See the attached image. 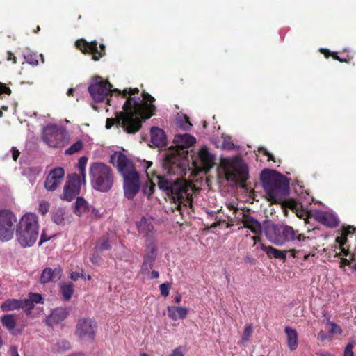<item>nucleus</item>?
I'll list each match as a JSON object with an SVG mask.
<instances>
[{
    "mask_svg": "<svg viewBox=\"0 0 356 356\" xmlns=\"http://www.w3.org/2000/svg\"><path fill=\"white\" fill-rule=\"evenodd\" d=\"M262 186L268 200L273 204L282 203L292 210H298L299 203L293 199L285 200L289 192V182L282 174L275 170L264 169L260 175Z\"/></svg>",
    "mask_w": 356,
    "mask_h": 356,
    "instance_id": "obj_1",
    "label": "nucleus"
},
{
    "mask_svg": "<svg viewBox=\"0 0 356 356\" xmlns=\"http://www.w3.org/2000/svg\"><path fill=\"white\" fill-rule=\"evenodd\" d=\"M158 186L168 197L172 211H179L182 214V207H192L193 195L191 184L185 179L177 178L173 180L166 176H157Z\"/></svg>",
    "mask_w": 356,
    "mask_h": 356,
    "instance_id": "obj_2",
    "label": "nucleus"
},
{
    "mask_svg": "<svg viewBox=\"0 0 356 356\" xmlns=\"http://www.w3.org/2000/svg\"><path fill=\"white\" fill-rule=\"evenodd\" d=\"M195 138L188 134H177L175 136V147L168 150L163 167L169 175H186V166L184 159L188 154L187 148L195 143Z\"/></svg>",
    "mask_w": 356,
    "mask_h": 356,
    "instance_id": "obj_3",
    "label": "nucleus"
},
{
    "mask_svg": "<svg viewBox=\"0 0 356 356\" xmlns=\"http://www.w3.org/2000/svg\"><path fill=\"white\" fill-rule=\"evenodd\" d=\"M109 162L117 168L124 179V196L132 200L140 189V175L135 169L133 162L122 152H115L110 157Z\"/></svg>",
    "mask_w": 356,
    "mask_h": 356,
    "instance_id": "obj_4",
    "label": "nucleus"
},
{
    "mask_svg": "<svg viewBox=\"0 0 356 356\" xmlns=\"http://www.w3.org/2000/svg\"><path fill=\"white\" fill-rule=\"evenodd\" d=\"M264 234L270 242L277 245L290 241L302 242L309 238L299 234L292 227L284 224H268L264 227Z\"/></svg>",
    "mask_w": 356,
    "mask_h": 356,
    "instance_id": "obj_5",
    "label": "nucleus"
},
{
    "mask_svg": "<svg viewBox=\"0 0 356 356\" xmlns=\"http://www.w3.org/2000/svg\"><path fill=\"white\" fill-rule=\"evenodd\" d=\"M92 187L98 191H109L114 184L115 176L112 168L103 162H93L89 168Z\"/></svg>",
    "mask_w": 356,
    "mask_h": 356,
    "instance_id": "obj_6",
    "label": "nucleus"
},
{
    "mask_svg": "<svg viewBox=\"0 0 356 356\" xmlns=\"http://www.w3.org/2000/svg\"><path fill=\"white\" fill-rule=\"evenodd\" d=\"M15 231L17 240L22 247L32 246L38 237V217L33 213L24 215L20 219Z\"/></svg>",
    "mask_w": 356,
    "mask_h": 356,
    "instance_id": "obj_7",
    "label": "nucleus"
},
{
    "mask_svg": "<svg viewBox=\"0 0 356 356\" xmlns=\"http://www.w3.org/2000/svg\"><path fill=\"white\" fill-rule=\"evenodd\" d=\"M130 99H126L122 106V111L116 113L115 118H107L106 128L110 129L113 125L117 127H122V129L129 134H134L141 129L140 121L137 118H134L129 109L128 105Z\"/></svg>",
    "mask_w": 356,
    "mask_h": 356,
    "instance_id": "obj_8",
    "label": "nucleus"
},
{
    "mask_svg": "<svg viewBox=\"0 0 356 356\" xmlns=\"http://www.w3.org/2000/svg\"><path fill=\"white\" fill-rule=\"evenodd\" d=\"M143 102H140L139 97H128L127 99H130V104L128 105L127 108L131 113L134 118H137L141 124L143 121L152 118L156 112V106L153 104L155 101L154 97L147 92L143 91L142 93Z\"/></svg>",
    "mask_w": 356,
    "mask_h": 356,
    "instance_id": "obj_9",
    "label": "nucleus"
},
{
    "mask_svg": "<svg viewBox=\"0 0 356 356\" xmlns=\"http://www.w3.org/2000/svg\"><path fill=\"white\" fill-rule=\"evenodd\" d=\"M16 216L9 209H0V241L8 242L14 236L17 228Z\"/></svg>",
    "mask_w": 356,
    "mask_h": 356,
    "instance_id": "obj_10",
    "label": "nucleus"
},
{
    "mask_svg": "<svg viewBox=\"0 0 356 356\" xmlns=\"http://www.w3.org/2000/svg\"><path fill=\"white\" fill-rule=\"evenodd\" d=\"M225 170L227 181L244 184L248 179V167L238 159L232 160Z\"/></svg>",
    "mask_w": 356,
    "mask_h": 356,
    "instance_id": "obj_11",
    "label": "nucleus"
},
{
    "mask_svg": "<svg viewBox=\"0 0 356 356\" xmlns=\"http://www.w3.org/2000/svg\"><path fill=\"white\" fill-rule=\"evenodd\" d=\"M112 85L108 81L103 80L100 76L95 77L88 86V92L95 102H102L107 99L110 104V99L107 97L112 92Z\"/></svg>",
    "mask_w": 356,
    "mask_h": 356,
    "instance_id": "obj_12",
    "label": "nucleus"
},
{
    "mask_svg": "<svg viewBox=\"0 0 356 356\" xmlns=\"http://www.w3.org/2000/svg\"><path fill=\"white\" fill-rule=\"evenodd\" d=\"M42 139L49 147L59 148L65 145L66 131L57 125H47L44 129Z\"/></svg>",
    "mask_w": 356,
    "mask_h": 356,
    "instance_id": "obj_13",
    "label": "nucleus"
},
{
    "mask_svg": "<svg viewBox=\"0 0 356 356\" xmlns=\"http://www.w3.org/2000/svg\"><path fill=\"white\" fill-rule=\"evenodd\" d=\"M97 331V322L90 318H81L78 320L74 334L80 339L95 341Z\"/></svg>",
    "mask_w": 356,
    "mask_h": 356,
    "instance_id": "obj_14",
    "label": "nucleus"
},
{
    "mask_svg": "<svg viewBox=\"0 0 356 356\" xmlns=\"http://www.w3.org/2000/svg\"><path fill=\"white\" fill-rule=\"evenodd\" d=\"M76 47L83 54H90L92 55V60H99L106 54L105 46L100 44V49H98L97 42L94 40L90 42H87L85 39H79L75 42Z\"/></svg>",
    "mask_w": 356,
    "mask_h": 356,
    "instance_id": "obj_15",
    "label": "nucleus"
},
{
    "mask_svg": "<svg viewBox=\"0 0 356 356\" xmlns=\"http://www.w3.org/2000/svg\"><path fill=\"white\" fill-rule=\"evenodd\" d=\"M81 177L76 174H72L67 176V181L64 186V192L62 199L67 201H72L80 193L81 186Z\"/></svg>",
    "mask_w": 356,
    "mask_h": 356,
    "instance_id": "obj_16",
    "label": "nucleus"
},
{
    "mask_svg": "<svg viewBox=\"0 0 356 356\" xmlns=\"http://www.w3.org/2000/svg\"><path fill=\"white\" fill-rule=\"evenodd\" d=\"M146 246L149 250L148 252L144 254L143 261L140 267V273L147 275L149 273L153 268L157 256V247L154 242L146 241Z\"/></svg>",
    "mask_w": 356,
    "mask_h": 356,
    "instance_id": "obj_17",
    "label": "nucleus"
},
{
    "mask_svg": "<svg viewBox=\"0 0 356 356\" xmlns=\"http://www.w3.org/2000/svg\"><path fill=\"white\" fill-rule=\"evenodd\" d=\"M65 176V170L61 167L52 169L46 178L44 188L48 191H55L63 182Z\"/></svg>",
    "mask_w": 356,
    "mask_h": 356,
    "instance_id": "obj_18",
    "label": "nucleus"
},
{
    "mask_svg": "<svg viewBox=\"0 0 356 356\" xmlns=\"http://www.w3.org/2000/svg\"><path fill=\"white\" fill-rule=\"evenodd\" d=\"M240 215L241 216V221L243 227L250 229L254 234L261 235L262 227L259 221L243 212L240 213Z\"/></svg>",
    "mask_w": 356,
    "mask_h": 356,
    "instance_id": "obj_19",
    "label": "nucleus"
},
{
    "mask_svg": "<svg viewBox=\"0 0 356 356\" xmlns=\"http://www.w3.org/2000/svg\"><path fill=\"white\" fill-rule=\"evenodd\" d=\"M63 270L60 267L55 268H45L40 276V282L47 284L51 282H56L59 280L62 276Z\"/></svg>",
    "mask_w": 356,
    "mask_h": 356,
    "instance_id": "obj_20",
    "label": "nucleus"
},
{
    "mask_svg": "<svg viewBox=\"0 0 356 356\" xmlns=\"http://www.w3.org/2000/svg\"><path fill=\"white\" fill-rule=\"evenodd\" d=\"M151 142L156 147H163L167 145V137L165 131L157 127H152L150 130Z\"/></svg>",
    "mask_w": 356,
    "mask_h": 356,
    "instance_id": "obj_21",
    "label": "nucleus"
},
{
    "mask_svg": "<svg viewBox=\"0 0 356 356\" xmlns=\"http://www.w3.org/2000/svg\"><path fill=\"white\" fill-rule=\"evenodd\" d=\"M68 316L65 308L57 307L52 310L51 314L47 318L46 323L49 326H54L55 324L63 321Z\"/></svg>",
    "mask_w": 356,
    "mask_h": 356,
    "instance_id": "obj_22",
    "label": "nucleus"
},
{
    "mask_svg": "<svg viewBox=\"0 0 356 356\" xmlns=\"http://www.w3.org/2000/svg\"><path fill=\"white\" fill-rule=\"evenodd\" d=\"M152 165V163L150 161H145L144 163V168H145L146 174L147 177L149 178L147 183L143 188V193L150 197L154 192L155 189V184L150 179V175L154 177V172L150 170V168Z\"/></svg>",
    "mask_w": 356,
    "mask_h": 356,
    "instance_id": "obj_23",
    "label": "nucleus"
},
{
    "mask_svg": "<svg viewBox=\"0 0 356 356\" xmlns=\"http://www.w3.org/2000/svg\"><path fill=\"white\" fill-rule=\"evenodd\" d=\"M167 311L168 317L173 321L183 320L186 318L188 314V309L184 307L168 306Z\"/></svg>",
    "mask_w": 356,
    "mask_h": 356,
    "instance_id": "obj_24",
    "label": "nucleus"
},
{
    "mask_svg": "<svg viewBox=\"0 0 356 356\" xmlns=\"http://www.w3.org/2000/svg\"><path fill=\"white\" fill-rule=\"evenodd\" d=\"M136 225L139 233L144 236L150 238L153 235L154 226L151 221L145 217H142L141 219L137 222Z\"/></svg>",
    "mask_w": 356,
    "mask_h": 356,
    "instance_id": "obj_25",
    "label": "nucleus"
},
{
    "mask_svg": "<svg viewBox=\"0 0 356 356\" xmlns=\"http://www.w3.org/2000/svg\"><path fill=\"white\" fill-rule=\"evenodd\" d=\"M44 299L41 294L38 293H29V298L24 299V306L26 307V314H31L35 304L43 303Z\"/></svg>",
    "mask_w": 356,
    "mask_h": 356,
    "instance_id": "obj_26",
    "label": "nucleus"
},
{
    "mask_svg": "<svg viewBox=\"0 0 356 356\" xmlns=\"http://www.w3.org/2000/svg\"><path fill=\"white\" fill-rule=\"evenodd\" d=\"M19 309H25L24 299L22 300H17V299H8L2 302L1 305V309L3 312H9L17 310Z\"/></svg>",
    "mask_w": 356,
    "mask_h": 356,
    "instance_id": "obj_27",
    "label": "nucleus"
},
{
    "mask_svg": "<svg viewBox=\"0 0 356 356\" xmlns=\"http://www.w3.org/2000/svg\"><path fill=\"white\" fill-rule=\"evenodd\" d=\"M260 248L264 251L270 258L280 259L284 261L286 259L287 251H282L272 246H266L263 243L260 244Z\"/></svg>",
    "mask_w": 356,
    "mask_h": 356,
    "instance_id": "obj_28",
    "label": "nucleus"
},
{
    "mask_svg": "<svg viewBox=\"0 0 356 356\" xmlns=\"http://www.w3.org/2000/svg\"><path fill=\"white\" fill-rule=\"evenodd\" d=\"M284 332L287 337V345L290 350L293 351L298 347V333L297 331L289 326L284 328Z\"/></svg>",
    "mask_w": 356,
    "mask_h": 356,
    "instance_id": "obj_29",
    "label": "nucleus"
},
{
    "mask_svg": "<svg viewBox=\"0 0 356 356\" xmlns=\"http://www.w3.org/2000/svg\"><path fill=\"white\" fill-rule=\"evenodd\" d=\"M51 219L58 225H65L69 221L68 217L63 208L54 209L51 212Z\"/></svg>",
    "mask_w": 356,
    "mask_h": 356,
    "instance_id": "obj_30",
    "label": "nucleus"
},
{
    "mask_svg": "<svg viewBox=\"0 0 356 356\" xmlns=\"http://www.w3.org/2000/svg\"><path fill=\"white\" fill-rule=\"evenodd\" d=\"M89 211L90 207L88 202L83 197H78L74 203V213L78 216H81Z\"/></svg>",
    "mask_w": 356,
    "mask_h": 356,
    "instance_id": "obj_31",
    "label": "nucleus"
},
{
    "mask_svg": "<svg viewBox=\"0 0 356 356\" xmlns=\"http://www.w3.org/2000/svg\"><path fill=\"white\" fill-rule=\"evenodd\" d=\"M317 218L319 222L330 227H335L338 225V220L337 218L330 213H320L318 214Z\"/></svg>",
    "mask_w": 356,
    "mask_h": 356,
    "instance_id": "obj_32",
    "label": "nucleus"
},
{
    "mask_svg": "<svg viewBox=\"0 0 356 356\" xmlns=\"http://www.w3.org/2000/svg\"><path fill=\"white\" fill-rule=\"evenodd\" d=\"M199 157L202 164L207 167H210L214 160V156L209 152L206 147L201 148L199 152Z\"/></svg>",
    "mask_w": 356,
    "mask_h": 356,
    "instance_id": "obj_33",
    "label": "nucleus"
},
{
    "mask_svg": "<svg viewBox=\"0 0 356 356\" xmlns=\"http://www.w3.org/2000/svg\"><path fill=\"white\" fill-rule=\"evenodd\" d=\"M336 242L339 245L340 252H336L334 257H339L341 255L348 256L350 254L349 249L345 247L347 243V236L341 232V236L336 238Z\"/></svg>",
    "mask_w": 356,
    "mask_h": 356,
    "instance_id": "obj_34",
    "label": "nucleus"
},
{
    "mask_svg": "<svg viewBox=\"0 0 356 356\" xmlns=\"http://www.w3.org/2000/svg\"><path fill=\"white\" fill-rule=\"evenodd\" d=\"M74 291V284L72 283L63 282L60 284V292L65 300L71 299Z\"/></svg>",
    "mask_w": 356,
    "mask_h": 356,
    "instance_id": "obj_35",
    "label": "nucleus"
},
{
    "mask_svg": "<svg viewBox=\"0 0 356 356\" xmlns=\"http://www.w3.org/2000/svg\"><path fill=\"white\" fill-rule=\"evenodd\" d=\"M2 325L8 331H13L17 325L16 320L13 314L3 315L1 318Z\"/></svg>",
    "mask_w": 356,
    "mask_h": 356,
    "instance_id": "obj_36",
    "label": "nucleus"
},
{
    "mask_svg": "<svg viewBox=\"0 0 356 356\" xmlns=\"http://www.w3.org/2000/svg\"><path fill=\"white\" fill-rule=\"evenodd\" d=\"M95 249L99 252L111 250V245L110 244L108 238L107 237H104L96 244Z\"/></svg>",
    "mask_w": 356,
    "mask_h": 356,
    "instance_id": "obj_37",
    "label": "nucleus"
},
{
    "mask_svg": "<svg viewBox=\"0 0 356 356\" xmlns=\"http://www.w3.org/2000/svg\"><path fill=\"white\" fill-rule=\"evenodd\" d=\"M88 159L86 156H81L79 159V163H78V169L81 175L80 177H81V179L83 180V182H85V180H86V164L88 162Z\"/></svg>",
    "mask_w": 356,
    "mask_h": 356,
    "instance_id": "obj_38",
    "label": "nucleus"
},
{
    "mask_svg": "<svg viewBox=\"0 0 356 356\" xmlns=\"http://www.w3.org/2000/svg\"><path fill=\"white\" fill-rule=\"evenodd\" d=\"M83 142L81 140H78L65 150V154L72 155L81 151L83 149Z\"/></svg>",
    "mask_w": 356,
    "mask_h": 356,
    "instance_id": "obj_39",
    "label": "nucleus"
},
{
    "mask_svg": "<svg viewBox=\"0 0 356 356\" xmlns=\"http://www.w3.org/2000/svg\"><path fill=\"white\" fill-rule=\"evenodd\" d=\"M170 288H171V283H170L168 282L161 284L159 286L161 294L163 297H167L169 295Z\"/></svg>",
    "mask_w": 356,
    "mask_h": 356,
    "instance_id": "obj_40",
    "label": "nucleus"
},
{
    "mask_svg": "<svg viewBox=\"0 0 356 356\" xmlns=\"http://www.w3.org/2000/svg\"><path fill=\"white\" fill-rule=\"evenodd\" d=\"M49 207H50V205L48 202L42 201L39 204V208H38L39 212L42 215L44 216L49 211Z\"/></svg>",
    "mask_w": 356,
    "mask_h": 356,
    "instance_id": "obj_41",
    "label": "nucleus"
},
{
    "mask_svg": "<svg viewBox=\"0 0 356 356\" xmlns=\"http://www.w3.org/2000/svg\"><path fill=\"white\" fill-rule=\"evenodd\" d=\"M138 93H139V89L138 88L124 89L123 91L122 92V97H124V98L127 97V95H129V97H133L132 95H134L138 94Z\"/></svg>",
    "mask_w": 356,
    "mask_h": 356,
    "instance_id": "obj_42",
    "label": "nucleus"
},
{
    "mask_svg": "<svg viewBox=\"0 0 356 356\" xmlns=\"http://www.w3.org/2000/svg\"><path fill=\"white\" fill-rule=\"evenodd\" d=\"M252 326L251 325H248L245 326L244 332H243V336L242 337V340L243 341H247L249 339V337L251 336L252 333Z\"/></svg>",
    "mask_w": 356,
    "mask_h": 356,
    "instance_id": "obj_43",
    "label": "nucleus"
},
{
    "mask_svg": "<svg viewBox=\"0 0 356 356\" xmlns=\"http://www.w3.org/2000/svg\"><path fill=\"white\" fill-rule=\"evenodd\" d=\"M258 151L261 152L264 155L268 157V161H273V162H275V158L274 156L270 153L265 147H261L259 148Z\"/></svg>",
    "mask_w": 356,
    "mask_h": 356,
    "instance_id": "obj_44",
    "label": "nucleus"
},
{
    "mask_svg": "<svg viewBox=\"0 0 356 356\" xmlns=\"http://www.w3.org/2000/svg\"><path fill=\"white\" fill-rule=\"evenodd\" d=\"M354 346L355 344L353 343H348L345 348L343 356H354V353L353 351Z\"/></svg>",
    "mask_w": 356,
    "mask_h": 356,
    "instance_id": "obj_45",
    "label": "nucleus"
},
{
    "mask_svg": "<svg viewBox=\"0 0 356 356\" xmlns=\"http://www.w3.org/2000/svg\"><path fill=\"white\" fill-rule=\"evenodd\" d=\"M11 93V89L6 83L0 82V95L2 94L10 95Z\"/></svg>",
    "mask_w": 356,
    "mask_h": 356,
    "instance_id": "obj_46",
    "label": "nucleus"
},
{
    "mask_svg": "<svg viewBox=\"0 0 356 356\" xmlns=\"http://www.w3.org/2000/svg\"><path fill=\"white\" fill-rule=\"evenodd\" d=\"M356 232V228L353 226L348 225L347 227H343L342 233L346 236H349Z\"/></svg>",
    "mask_w": 356,
    "mask_h": 356,
    "instance_id": "obj_47",
    "label": "nucleus"
},
{
    "mask_svg": "<svg viewBox=\"0 0 356 356\" xmlns=\"http://www.w3.org/2000/svg\"><path fill=\"white\" fill-rule=\"evenodd\" d=\"M330 325H331V329H330V332L332 333V334H341L342 332V330L341 329V327L337 325L335 323H330Z\"/></svg>",
    "mask_w": 356,
    "mask_h": 356,
    "instance_id": "obj_48",
    "label": "nucleus"
},
{
    "mask_svg": "<svg viewBox=\"0 0 356 356\" xmlns=\"http://www.w3.org/2000/svg\"><path fill=\"white\" fill-rule=\"evenodd\" d=\"M184 119V121L180 124V127L184 130H188L192 127V124L188 117L185 116Z\"/></svg>",
    "mask_w": 356,
    "mask_h": 356,
    "instance_id": "obj_49",
    "label": "nucleus"
},
{
    "mask_svg": "<svg viewBox=\"0 0 356 356\" xmlns=\"http://www.w3.org/2000/svg\"><path fill=\"white\" fill-rule=\"evenodd\" d=\"M346 266H350V260L347 258H341L339 265L340 268L345 270Z\"/></svg>",
    "mask_w": 356,
    "mask_h": 356,
    "instance_id": "obj_50",
    "label": "nucleus"
},
{
    "mask_svg": "<svg viewBox=\"0 0 356 356\" xmlns=\"http://www.w3.org/2000/svg\"><path fill=\"white\" fill-rule=\"evenodd\" d=\"M331 56L333 59L337 60L341 63H348V60L347 58H341V56H339L337 52H332Z\"/></svg>",
    "mask_w": 356,
    "mask_h": 356,
    "instance_id": "obj_51",
    "label": "nucleus"
},
{
    "mask_svg": "<svg viewBox=\"0 0 356 356\" xmlns=\"http://www.w3.org/2000/svg\"><path fill=\"white\" fill-rule=\"evenodd\" d=\"M222 147L224 149H233L234 148V145L232 142L231 141H226L225 140L224 143H222Z\"/></svg>",
    "mask_w": 356,
    "mask_h": 356,
    "instance_id": "obj_52",
    "label": "nucleus"
},
{
    "mask_svg": "<svg viewBox=\"0 0 356 356\" xmlns=\"http://www.w3.org/2000/svg\"><path fill=\"white\" fill-rule=\"evenodd\" d=\"M11 152H12V157H13V160L15 161H16L17 160L20 153H19V150L15 147H12Z\"/></svg>",
    "mask_w": 356,
    "mask_h": 356,
    "instance_id": "obj_53",
    "label": "nucleus"
},
{
    "mask_svg": "<svg viewBox=\"0 0 356 356\" xmlns=\"http://www.w3.org/2000/svg\"><path fill=\"white\" fill-rule=\"evenodd\" d=\"M319 51L323 54L326 58H328L332 55V52L327 49L321 48Z\"/></svg>",
    "mask_w": 356,
    "mask_h": 356,
    "instance_id": "obj_54",
    "label": "nucleus"
},
{
    "mask_svg": "<svg viewBox=\"0 0 356 356\" xmlns=\"http://www.w3.org/2000/svg\"><path fill=\"white\" fill-rule=\"evenodd\" d=\"M169 356H184V354L181 351V348H175Z\"/></svg>",
    "mask_w": 356,
    "mask_h": 356,
    "instance_id": "obj_55",
    "label": "nucleus"
},
{
    "mask_svg": "<svg viewBox=\"0 0 356 356\" xmlns=\"http://www.w3.org/2000/svg\"><path fill=\"white\" fill-rule=\"evenodd\" d=\"M10 352L11 356H20L18 353V349L17 347L15 346H12L10 348Z\"/></svg>",
    "mask_w": 356,
    "mask_h": 356,
    "instance_id": "obj_56",
    "label": "nucleus"
},
{
    "mask_svg": "<svg viewBox=\"0 0 356 356\" xmlns=\"http://www.w3.org/2000/svg\"><path fill=\"white\" fill-rule=\"evenodd\" d=\"M8 60H11L13 63H17V58L11 51H8Z\"/></svg>",
    "mask_w": 356,
    "mask_h": 356,
    "instance_id": "obj_57",
    "label": "nucleus"
},
{
    "mask_svg": "<svg viewBox=\"0 0 356 356\" xmlns=\"http://www.w3.org/2000/svg\"><path fill=\"white\" fill-rule=\"evenodd\" d=\"M81 277V275L77 272H72L70 275V278L73 281H76Z\"/></svg>",
    "mask_w": 356,
    "mask_h": 356,
    "instance_id": "obj_58",
    "label": "nucleus"
},
{
    "mask_svg": "<svg viewBox=\"0 0 356 356\" xmlns=\"http://www.w3.org/2000/svg\"><path fill=\"white\" fill-rule=\"evenodd\" d=\"M49 240V238H47L44 233H42L41 236H40V242H39V244L41 245L43 243Z\"/></svg>",
    "mask_w": 356,
    "mask_h": 356,
    "instance_id": "obj_59",
    "label": "nucleus"
},
{
    "mask_svg": "<svg viewBox=\"0 0 356 356\" xmlns=\"http://www.w3.org/2000/svg\"><path fill=\"white\" fill-rule=\"evenodd\" d=\"M159 277V273L157 270H152L151 272V279H157Z\"/></svg>",
    "mask_w": 356,
    "mask_h": 356,
    "instance_id": "obj_60",
    "label": "nucleus"
},
{
    "mask_svg": "<svg viewBox=\"0 0 356 356\" xmlns=\"http://www.w3.org/2000/svg\"><path fill=\"white\" fill-rule=\"evenodd\" d=\"M251 238L254 241V245L257 243V242H259L261 241V235H257L252 236Z\"/></svg>",
    "mask_w": 356,
    "mask_h": 356,
    "instance_id": "obj_61",
    "label": "nucleus"
},
{
    "mask_svg": "<svg viewBox=\"0 0 356 356\" xmlns=\"http://www.w3.org/2000/svg\"><path fill=\"white\" fill-rule=\"evenodd\" d=\"M181 301V296L177 293V296L175 298V302L177 304L180 303Z\"/></svg>",
    "mask_w": 356,
    "mask_h": 356,
    "instance_id": "obj_62",
    "label": "nucleus"
},
{
    "mask_svg": "<svg viewBox=\"0 0 356 356\" xmlns=\"http://www.w3.org/2000/svg\"><path fill=\"white\" fill-rule=\"evenodd\" d=\"M349 255L350 258L348 259L350 260V263L356 261V252L353 254L350 253Z\"/></svg>",
    "mask_w": 356,
    "mask_h": 356,
    "instance_id": "obj_63",
    "label": "nucleus"
},
{
    "mask_svg": "<svg viewBox=\"0 0 356 356\" xmlns=\"http://www.w3.org/2000/svg\"><path fill=\"white\" fill-rule=\"evenodd\" d=\"M67 356H86V355H85V354L79 352V353H72Z\"/></svg>",
    "mask_w": 356,
    "mask_h": 356,
    "instance_id": "obj_64",
    "label": "nucleus"
}]
</instances>
